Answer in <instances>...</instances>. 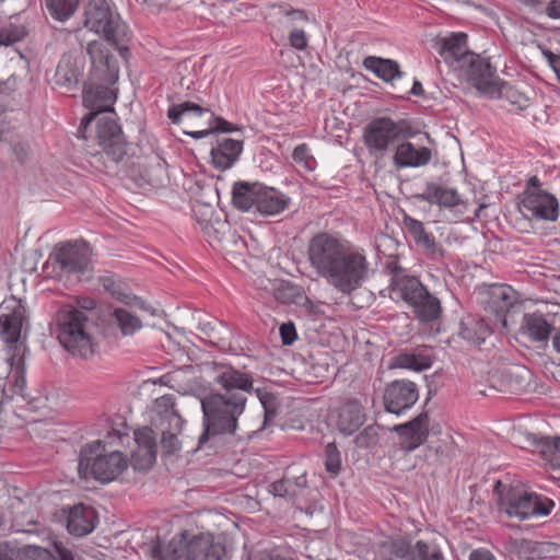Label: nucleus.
Here are the masks:
<instances>
[{
    "mask_svg": "<svg viewBox=\"0 0 560 560\" xmlns=\"http://www.w3.org/2000/svg\"><path fill=\"white\" fill-rule=\"evenodd\" d=\"M416 245L432 257H443L444 255L443 247L436 243L434 235L430 232L424 233L421 238L416 242Z\"/></svg>",
    "mask_w": 560,
    "mask_h": 560,
    "instance_id": "53",
    "label": "nucleus"
},
{
    "mask_svg": "<svg viewBox=\"0 0 560 560\" xmlns=\"http://www.w3.org/2000/svg\"><path fill=\"white\" fill-rule=\"evenodd\" d=\"M438 45V52L445 62H457L459 66H464L467 55L471 54L467 49V35L465 33H451L448 36L441 38Z\"/></svg>",
    "mask_w": 560,
    "mask_h": 560,
    "instance_id": "26",
    "label": "nucleus"
},
{
    "mask_svg": "<svg viewBox=\"0 0 560 560\" xmlns=\"http://www.w3.org/2000/svg\"><path fill=\"white\" fill-rule=\"evenodd\" d=\"M119 79V67L116 59H106L96 65H92V69L86 82H94L102 85H114Z\"/></svg>",
    "mask_w": 560,
    "mask_h": 560,
    "instance_id": "36",
    "label": "nucleus"
},
{
    "mask_svg": "<svg viewBox=\"0 0 560 560\" xmlns=\"http://www.w3.org/2000/svg\"><path fill=\"white\" fill-rule=\"evenodd\" d=\"M417 130L408 119L394 120L383 116L372 119L364 128L363 140L372 154L384 153L398 145L401 140H410Z\"/></svg>",
    "mask_w": 560,
    "mask_h": 560,
    "instance_id": "7",
    "label": "nucleus"
},
{
    "mask_svg": "<svg viewBox=\"0 0 560 560\" xmlns=\"http://www.w3.org/2000/svg\"><path fill=\"white\" fill-rule=\"evenodd\" d=\"M492 332L491 325L485 318L468 316L462 320L459 335L472 345H481Z\"/></svg>",
    "mask_w": 560,
    "mask_h": 560,
    "instance_id": "33",
    "label": "nucleus"
},
{
    "mask_svg": "<svg viewBox=\"0 0 560 560\" xmlns=\"http://www.w3.org/2000/svg\"><path fill=\"white\" fill-rule=\"evenodd\" d=\"M292 159L296 165L307 172L314 171L317 166V162L306 143H301L294 148Z\"/></svg>",
    "mask_w": 560,
    "mask_h": 560,
    "instance_id": "49",
    "label": "nucleus"
},
{
    "mask_svg": "<svg viewBox=\"0 0 560 560\" xmlns=\"http://www.w3.org/2000/svg\"><path fill=\"white\" fill-rule=\"evenodd\" d=\"M57 339L73 355L88 358L93 353V323L85 312L67 306L57 316Z\"/></svg>",
    "mask_w": 560,
    "mask_h": 560,
    "instance_id": "5",
    "label": "nucleus"
},
{
    "mask_svg": "<svg viewBox=\"0 0 560 560\" xmlns=\"http://www.w3.org/2000/svg\"><path fill=\"white\" fill-rule=\"evenodd\" d=\"M385 271L389 276V296L395 302H404L408 306L425 288L418 277L409 273L397 260L386 262Z\"/></svg>",
    "mask_w": 560,
    "mask_h": 560,
    "instance_id": "11",
    "label": "nucleus"
},
{
    "mask_svg": "<svg viewBox=\"0 0 560 560\" xmlns=\"http://www.w3.org/2000/svg\"><path fill=\"white\" fill-rule=\"evenodd\" d=\"M214 382L223 389L222 395L242 393V397L247 398L254 390L253 376L233 366H223L218 371Z\"/></svg>",
    "mask_w": 560,
    "mask_h": 560,
    "instance_id": "20",
    "label": "nucleus"
},
{
    "mask_svg": "<svg viewBox=\"0 0 560 560\" xmlns=\"http://www.w3.org/2000/svg\"><path fill=\"white\" fill-rule=\"evenodd\" d=\"M305 486L306 476L304 472L299 476H290L289 471H287L281 479L273 481L269 486V492L275 497L293 499L300 494Z\"/></svg>",
    "mask_w": 560,
    "mask_h": 560,
    "instance_id": "35",
    "label": "nucleus"
},
{
    "mask_svg": "<svg viewBox=\"0 0 560 560\" xmlns=\"http://www.w3.org/2000/svg\"><path fill=\"white\" fill-rule=\"evenodd\" d=\"M253 392H255L257 398L259 399L264 408L265 424H267L268 422L272 421L277 416V398L272 393L266 389L254 388Z\"/></svg>",
    "mask_w": 560,
    "mask_h": 560,
    "instance_id": "50",
    "label": "nucleus"
},
{
    "mask_svg": "<svg viewBox=\"0 0 560 560\" xmlns=\"http://www.w3.org/2000/svg\"><path fill=\"white\" fill-rule=\"evenodd\" d=\"M290 203V198L275 187L262 184L256 213L272 217L283 212Z\"/></svg>",
    "mask_w": 560,
    "mask_h": 560,
    "instance_id": "29",
    "label": "nucleus"
},
{
    "mask_svg": "<svg viewBox=\"0 0 560 560\" xmlns=\"http://www.w3.org/2000/svg\"><path fill=\"white\" fill-rule=\"evenodd\" d=\"M408 307L411 310L415 318L424 325L433 324L440 319L443 313L442 302L435 293H432L425 287Z\"/></svg>",
    "mask_w": 560,
    "mask_h": 560,
    "instance_id": "24",
    "label": "nucleus"
},
{
    "mask_svg": "<svg viewBox=\"0 0 560 560\" xmlns=\"http://www.w3.org/2000/svg\"><path fill=\"white\" fill-rule=\"evenodd\" d=\"M289 42L290 45L296 50H304L308 45L307 36L301 28H293L290 32Z\"/></svg>",
    "mask_w": 560,
    "mask_h": 560,
    "instance_id": "58",
    "label": "nucleus"
},
{
    "mask_svg": "<svg viewBox=\"0 0 560 560\" xmlns=\"http://www.w3.org/2000/svg\"><path fill=\"white\" fill-rule=\"evenodd\" d=\"M243 150V140L220 137L210 151L211 165L219 171L230 170L238 161Z\"/></svg>",
    "mask_w": 560,
    "mask_h": 560,
    "instance_id": "22",
    "label": "nucleus"
},
{
    "mask_svg": "<svg viewBox=\"0 0 560 560\" xmlns=\"http://www.w3.org/2000/svg\"><path fill=\"white\" fill-rule=\"evenodd\" d=\"M342 466L341 454L335 442H330L325 446V469L335 477L337 476Z\"/></svg>",
    "mask_w": 560,
    "mask_h": 560,
    "instance_id": "48",
    "label": "nucleus"
},
{
    "mask_svg": "<svg viewBox=\"0 0 560 560\" xmlns=\"http://www.w3.org/2000/svg\"><path fill=\"white\" fill-rule=\"evenodd\" d=\"M92 249L86 242H65L55 247L50 255L61 275L82 280L90 271Z\"/></svg>",
    "mask_w": 560,
    "mask_h": 560,
    "instance_id": "9",
    "label": "nucleus"
},
{
    "mask_svg": "<svg viewBox=\"0 0 560 560\" xmlns=\"http://www.w3.org/2000/svg\"><path fill=\"white\" fill-rule=\"evenodd\" d=\"M61 513L68 533L75 537H84L92 533L98 521L95 510L83 503L63 506Z\"/></svg>",
    "mask_w": 560,
    "mask_h": 560,
    "instance_id": "17",
    "label": "nucleus"
},
{
    "mask_svg": "<svg viewBox=\"0 0 560 560\" xmlns=\"http://www.w3.org/2000/svg\"><path fill=\"white\" fill-rule=\"evenodd\" d=\"M406 560H445L441 549L430 542L418 540L410 546L405 556Z\"/></svg>",
    "mask_w": 560,
    "mask_h": 560,
    "instance_id": "40",
    "label": "nucleus"
},
{
    "mask_svg": "<svg viewBox=\"0 0 560 560\" xmlns=\"http://www.w3.org/2000/svg\"><path fill=\"white\" fill-rule=\"evenodd\" d=\"M394 368L422 371L431 368L432 360L423 353H399L394 358Z\"/></svg>",
    "mask_w": 560,
    "mask_h": 560,
    "instance_id": "43",
    "label": "nucleus"
},
{
    "mask_svg": "<svg viewBox=\"0 0 560 560\" xmlns=\"http://www.w3.org/2000/svg\"><path fill=\"white\" fill-rule=\"evenodd\" d=\"M468 81L482 94L493 97L498 92L495 70L488 58L471 52L466 57V63L460 66Z\"/></svg>",
    "mask_w": 560,
    "mask_h": 560,
    "instance_id": "15",
    "label": "nucleus"
},
{
    "mask_svg": "<svg viewBox=\"0 0 560 560\" xmlns=\"http://www.w3.org/2000/svg\"><path fill=\"white\" fill-rule=\"evenodd\" d=\"M479 299L483 310L506 327V314L516 302V291L509 284L494 283L482 289Z\"/></svg>",
    "mask_w": 560,
    "mask_h": 560,
    "instance_id": "13",
    "label": "nucleus"
},
{
    "mask_svg": "<svg viewBox=\"0 0 560 560\" xmlns=\"http://www.w3.org/2000/svg\"><path fill=\"white\" fill-rule=\"evenodd\" d=\"M128 438L126 429L112 428L104 439L84 444L79 454L80 477L84 479L92 477L102 483L115 480L128 467V460L120 451L106 452V447L124 444Z\"/></svg>",
    "mask_w": 560,
    "mask_h": 560,
    "instance_id": "3",
    "label": "nucleus"
},
{
    "mask_svg": "<svg viewBox=\"0 0 560 560\" xmlns=\"http://www.w3.org/2000/svg\"><path fill=\"white\" fill-rule=\"evenodd\" d=\"M253 560H293L290 557L283 555L279 548L261 549L258 550Z\"/></svg>",
    "mask_w": 560,
    "mask_h": 560,
    "instance_id": "57",
    "label": "nucleus"
},
{
    "mask_svg": "<svg viewBox=\"0 0 560 560\" xmlns=\"http://www.w3.org/2000/svg\"><path fill=\"white\" fill-rule=\"evenodd\" d=\"M49 15L59 22H66L74 15L80 0H44Z\"/></svg>",
    "mask_w": 560,
    "mask_h": 560,
    "instance_id": "41",
    "label": "nucleus"
},
{
    "mask_svg": "<svg viewBox=\"0 0 560 560\" xmlns=\"http://www.w3.org/2000/svg\"><path fill=\"white\" fill-rule=\"evenodd\" d=\"M307 259L317 277L345 296L361 289L371 275V262L363 247L327 232L310 240Z\"/></svg>",
    "mask_w": 560,
    "mask_h": 560,
    "instance_id": "1",
    "label": "nucleus"
},
{
    "mask_svg": "<svg viewBox=\"0 0 560 560\" xmlns=\"http://www.w3.org/2000/svg\"><path fill=\"white\" fill-rule=\"evenodd\" d=\"M246 402L247 398L242 397V393L222 395L212 390L202 396L200 405L203 431L198 438V448H203L215 436L234 435Z\"/></svg>",
    "mask_w": 560,
    "mask_h": 560,
    "instance_id": "4",
    "label": "nucleus"
},
{
    "mask_svg": "<svg viewBox=\"0 0 560 560\" xmlns=\"http://www.w3.org/2000/svg\"><path fill=\"white\" fill-rule=\"evenodd\" d=\"M137 450L132 453L131 462L135 469L145 470L156 460L158 444L155 433L151 428L144 427L135 431Z\"/></svg>",
    "mask_w": 560,
    "mask_h": 560,
    "instance_id": "21",
    "label": "nucleus"
},
{
    "mask_svg": "<svg viewBox=\"0 0 560 560\" xmlns=\"http://www.w3.org/2000/svg\"><path fill=\"white\" fill-rule=\"evenodd\" d=\"M55 81L59 86L71 90L78 84L79 71L69 60L60 61L55 73Z\"/></svg>",
    "mask_w": 560,
    "mask_h": 560,
    "instance_id": "44",
    "label": "nucleus"
},
{
    "mask_svg": "<svg viewBox=\"0 0 560 560\" xmlns=\"http://www.w3.org/2000/svg\"><path fill=\"white\" fill-rule=\"evenodd\" d=\"M416 245L432 257H443L444 255L443 247L436 243L434 235L430 232L424 233L421 238L416 242Z\"/></svg>",
    "mask_w": 560,
    "mask_h": 560,
    "instance_id": "54",
    "label": "nucleus"
},
{
    "mask_svg": "<svg viewBox=\"0 0 560 560\" xmlns=\"http://www.w3.org/2000/svg\"><path fill=\"white\" fill-rule=\"evenodd\" d=\"M86 52L91 58L92 65H96L97 62H102V60L106 59H115L114 56L104 51V46L98 40L90 42L86 46Z\"/></svg>",
    "mask_w": 560,
    "mask_h": 560,
    "instance_id": "56",
    "label": "nucleus"
},
{
    "mask_svg": "<svg viewBox=\"0 0 560 560\" xmlns=\"http://www.w3.org/2000/svg\"><path fill=\"white\" fill-rule=\"evenodd\" d=\"M279 330L284 346H291L298 338L296 328L292 322L283 323Z\"/></svg>",
    "mask_w": 560,
    "mask_h": 560,
    "instance_id": "60",
    "label": "nucleus"
},
{
    "mask_svg": "<svg viewBox=\"0 0 560 560\" xmlns=\"http://www.w3.org/2000/svg\"><path fill=\"white\" fill-rule=\"evenodd\" d=\"M240 128L222 117H215L213 113H210L208 118V127L202 130L196 131H184L185 135L189 136L195 140L203 139L214 131L219 132H234L238 131Z\"/></svg>",
    "mask_w": 560,
    "mask_h": 560,
    "instance_id": "42",
    "label": "nucleus"
},
{
    "mask_svg": "<svg viewBox=\"0 0 560 560\" xmlns=\"http://www.w3.org/2000/svg\"><path fill=\"white\" fill-rule=\"evenodd\" d=\"M110 318L122 336H131L142 327L140 318L122 307L114 308Z\"/></svg>",
    "mask_w": 560,
    "mask_h": 560,
    "instance_id": "38",
    "label": "nucleus"
},
{
    "mask_svg": "<svg viewBox=\"0 0 560 560\" xmlns=\"http://www.w3.org/2000/svg\"><path fill=\"white\" fill-rule=\"evenodd\" d=\"M432 160V150L425 145H417L409 140H401L393 154V164L397 170L419 168Z\"/></svg>",
    "mask_w": 560,
    "mask_h": 560,
    "instance_id": "19",
    "label": "nucleus"
},
{
    "mask_svg": "<svg viewBox=\"0 0 560 560\" xmlns=\"http://www.w3.org/2000/svg\"><path fill=\"white\" fill-rule=\"evenodd\" d=\"M11 375L8 390L11 393L9 398L14 395L24 396L26 390V368L23 358H13L11 360Z\"/></svg>",
    "mask_w": 560,
    "mask_h": 560,
    "instance_id": "39",
    "label": "nucleus"
},
{
    "mask_svg": "<svg viewBox=\"0 0 560 560\" xmlns=\"http://www.w3.org/2000/svg\"><path fill=\"white\" fill-rule=\"evenodd\" d=\"M495 490L500 494V510L521 521L548 516L555 508V502L546 495L512 487L505 490L500 480Z\"/></svg>",
    "mask_w": 560,
    "mask_h": 560,
    "instance_id": "6",
    "label": "nucleus"
},
{
    "mask_svg": "<svg viewBox=\"0 0 560 560\" xmlns=\"http://www.w3.org/2000/svg\"><path fill=\"white\" fill-rule=\"evenodd\" d=\"M365 421V408L357 398L348 399L338 409L336 425L338 431L346 436L355 433Z\"/></svg>",
    "mask_w": 560,
    "mask_h": 560,
    "instance_id": "23",
    "label": "nucleus"
},
{
    "mask_svg": "<svg viewBox=\"0 0 560 560\" xmlns=\"http://www.w3.org/2000/svg\"><path fill=\"white\" fill-rule=\"evenodd\" d=\"M155 412L162 430L161 446L168 454H175L182 447L178 434L182 432L185 420L175 408L173 395H163L155 400Z\"/></svg>",
    "mask_w": 560,
    "mask_h": 560,
    "instance_id": "10",
    "label": "nucleus"
},
{
    "mask_svg": "<svg viewBox=\"0 0 560 560\" xmlns=\"http://www.w3.org/2000/svg\"><path fill=\"white\" fill-rule=\"evenodd\" d=\"M402 223L405 230L408 232L415 243L419 241L424 233L428 232L421 221L408 214H405Z\"/></svg>",
    "mask_w": 560,
    "mask_h": 560,
    "instance_id": "55",
    "label": "nucleus"
},
{
    "mask_svg": "<svg viewBox=\"0 0 560 560\" xmlns=\"http://www.w3.org/2000/svg\"><path fill=\"white\" fill-rule=\"evenodd\" d=\"M112 86L94 82L84 83L83 104L91 112L83 117L78 136L88 142L89 148H97L93 152L94 155L105 154L110 162L117 164L127 152V141L121 127L109 117L96 119L100 113L114 112L117 94Z\"/></svg>",
    "mask_w": 560,
    "mask_h": 560,
    "instance_id": "2",
    "label": "nucleus"
},
{
    "mask_svg": "<svg viewBox=\"0 0 560 560\" xmlns=\"http://www.w3.org/2000/svg\"><path fill=\"white\" fill-rule=\"evenodd\" d=\"M537 447L544 459L548 462L552 468H560V438H542L538 442Z\"/></svg>",
    "mask_w": 560,
    "mask_h": 560,
    "instance_id": "45",
    "label": "nucleus"
},
{
    "mask_svg": "<svg viewBox=\"0 0 560 560\" xmlns=\"http://www.w3.org/2000/svg\"><path fill=\"white\" fill-rule=\"evenodd\" d=\"M546 14L553 20L560 19V0H550L546 7Z\"/></svg>",
    "mask_w": 560,
    "mask_h": 560,
    "instance_id": "64",
    "label": "nucleus"
},
{
    "mask_svg": "<svg viewBox=\"0 0 560 560\" xmlns=\"http://www.w3.org/2000/svg\"><path fill=\"white\" fill-rule=\"evenodd\" d=\"M493 97L505 98L510 104L521 110L527 108L529 105L528 97L508 83L498 84V92Z\"/></svg>",
    "mask_w": 560,
    "mask_h": 560,
    "instance_id": "46",
    "label": "nucleus"
},
{
    "mask_svg": "<svg viewBox=\"0 0 560 560\" xmlns=\"http://www.w3.org/2000/svg\"><path fill=\"white\" fill-rule=\"evenodd\" d=\"M184 538L185 534L182 533L170 541H163L159 537L152 539L147 549L149 560H185Z\"/></svg>",
    "mask_w": 560,
    "mask_h": 560,
    "instance_id": "27",
    "label": "nucleus"
},
{
    "mask_svg": "<svg viewBox=\"0 0 560 560\" xmlns=\"http://www.w3.org/2000/svg\"><path fill=\"white\" fill-rule=\"evenodd\" d=\"M376 442V433L373 427H366L360 434L354 439V443L358 447H370Z\"/></svg>",
    "mask_w": 560,
    "mask_h": 560,
    "instance_id": "59",
    "label": "nucleus"
},
{
    "mask_svg": "<svg viewBox=\"0 0 560 560\" xmlns=\"http://www.w3.org/2000/svg\"><path fill=\"white\" fill-rule=\"evenodd\" d=\"M394 431L401 439V446L407 452L415 451L423 445L429 436L428 412H420L417 417L405 423L396 424Z\"/></svg>",
    "mask_w": 560,
    "mask_h": 560,
    "instance_id": "18",
    "label": "nucleus"
},
{
    "mask_svg": "<svg viewBox=\"0 0 560 560\" xmlns=\"http://www.w3.org/2000/svg\"><path fill=\"white\" fill-rule=\"evenodd\" d=\"M551 324L542 313L524 314L521 331L533 341H546L551 332Z\"/></svg>",
    "mask_w": 560,
    "mask_h": 560,
    "instance_id": "32",
    "label": "nucleus"
},
{
    "mask_svg": "<svg viewBox=\"0 0 560 560\" xmlns=\"http://www.w3.org/2000/svg\"><path fill=\"white\" fill-rule=\"evenodd\" d=\"M420 201L438 205L439 207L453 209L460 205L462 200L457 189L442 186L436 183H428L424 190L417 195Z\"/></svg>",
    "mask_w": 560,
    "mask_h": 560,
    "instance_id": "28",
    "label": "nucleus"
},
{
    "mask_svg": "<svg viewBox=\"0 0 560 560\" xmlns=\"http://www.w3.org/2000/svg\"><path fill=\"white\" fill-rule=\"evenodd\" d=\"M25 36L23 27L9 24L0 27V46H11L21 42Z\"/></svg>",
    "mask_w": 560,
    "mask_h": 560,
    "instance_id": "52",
    "label": "nucleus"
},
{
    "mask_svg": "<svg viewBox=\"0 0 560 560\" xmlns=\"http://www.w3.org/2000/svg\"><path fill=\"white\" fill-rule=\"evenodd\" d=\"M363 67L385 82H393L404 77L399 63L393 59L368 56L363 59Z\"/></svg>",
    "mask_w": 560,
    "mask_h": 560,
    "instance_id": "30",
    "label": "nucleus"
},
{
    "mask_svg": "<svg viewBox=\"0 0 560 560\" xmlns=\"http://www.w3.org/2000/svg\"><path fill=\"white\" fill-rule=\"evenodd\" d=\"M419 399V387L409 380H395L386 384L383 392L384 409L401 416L411 409Z\"/></svg>",
    "mask_w": 560,
    "mask_h": 560,
    "instance_id": "14",
    "label": "nucleus"
},
{
    "mask_svg": "<svg viewBox=\"0 0 560 560\" xmlns=\"http://www.w3.org/2000/svg\"><path fill=\"white\" fill-rule=\"evenodd\" d=\"M52 550L55 556L46 549L36 548L34 560H74L73 552L62 541H54Z\"/></svg>",
    "mask_w": 560,
    "mask_h": 560,
    "instance_id": "47",
    "label": "nucleus"
},
{
    "mask_svg": "<svg viewBox=\"0 0 560 560\" xmlns=\"http://www.w3.org/2000/svg\"><path fill=\"white\" fill-rule=\"evenodd\" d=\"M212 113L210 109L187 101L179 104H173L167 109V118L174 125H180L185 117L200 118Z\"/></svg>",
    "mask_w": 560,
    "mask_h": 560,
    "instance_id": "37",
    "label": "nucleus"
},
{
    "mask_svg": "<svg viewBox=\"0 0 560 560\" xmlns=\"http://www.w3.org/2000/svg\"><path fill=\"white\" fill-rule=\"evenodd\" d=\"M183 534H185V560H223L226 552L225 546L215 540L213 535L201 533L188 538L187 532Z\"/></svg>",
    "mask_w": 560,
    "mask_h": 560,
    "instance_id": "16",
    "label": "nucleus"
},
{
    "mask_svg": "<svg viewBox=\"0 0 560 560\" xmlns=\"http://www.w3.org/2000/svg\"><path fill=\"white\" fill-rule=\"evenodd\" d=\"M101 284L104 291L107 292L117 302L132 307L144 308V302L140 298L131 294V292L126 289L124 283L117 280L115 277H103L101 279Z\"/></svg>",
    "mask_w": 560,
    "mask_h": 560,
    "instance_id": "34",
    "label": "nucleus"
},
{
    "mask_svg": "<svg viewBox=\"0 0 560 560\" xmlns=\"http://www.w3.org/2000/svg\"><path fill=\"white\" fill-rule=\"evenodd\" d=\"M77 304L80 307L79 310H81L83 312L84 311H93L97 306L96 300L93 298H90V296L78 298Z\"/></svg>",
    "mask_w": 560,
    "mask_h": 560,
    "instance_id": "63",
    "label": "nucleus"
},
{
    "mask_svg": "<svg viewBox=\"0 0 560 560\" xmlns=\"http://www.w3.org/2000/svg\"><path fill=\"white\" fill-rule=\"evenodd\" d=\"M529 371L522 365H516L508 369L504 372V376L510 380V392L521 390L527 380Z\"/></svg>",
    "mask_w": 560,
    "mask_h": 560,
    "instance_id": "51",
    "label": "nucleus"
},
{
    "mask_svg": "<svg viewBox=\"0 0 560 560\" xmlns=\"http://www.w3.org/2000/svg\"><path fill=\"white\" fill-rule=\"evenodd\" d=\"M84 16V26L91 32L102 34L113 45H118L126 35L125 23L110 10L106 0H90Z\"/></svg>",
    "mask_w": 560,
    "mask_h": 560,
    "instance_id": "8",
    "label": "nucleus"
},
{
    "mask_svg": "<svg viewBox=\"0 0 560 560\" xmlns=\"http://www.w3.org/2000/svg\"><path fill=\"white\" fill-rule=\"evenodd\" d=\"M468 560H497V557L488 548L479 547L470 551Z\"/></svg>",
    "mask_w": 560,
    "mask_h": 560,
    "instance_id": "61",
    "label": "nucleus"
},
{
    "mask_svg": "<svg viewBox=\"0 0 560 560\" xmlns=\"http://www.w3.org/2000/svg\"><path fill=\"white\" fill-rule=\"evenodd\" d=\"M520 210L525 217L555 222L559 218V202L556 196L544 189L525 188Z\"/></svg>",
    "mask_w": 560,
    "mask_h": 560,
    "instance_id": "12",
    "label": "nucleus"
},
{
    "mask_svg": "<svg viewBox=\"0 0 560 560\" xmlns=\"http://www.w3.org/2000/svg\"><path fill=\"white\" fill-rule=\"evenodd\" d=\"M262 183L237 180L232 186V205L242 212L256 213Z\"/></svg>",
    "mask_w": 560,
    "mask_h": 560,
    "instance_id": "25",
    "label": "nucleus"
},
{
    "mask_svg": "<svg viewBox=\"0 0 560 560\" xmlns=\"http://www.w3.org/2000/svg\"><path fill=\"white\" fill-rule=\"evenodd\" d=\"M24 317L23 305H16L10 313L0 315V337L5 343L19 341Z\"/></svg>",
    "mask_w": 560,
    "mask_h": 560,
    "instance_id": "31",
    "label": "nucleus"
},
{
    "mask_svg": "<svg viewBox=\"0 0 560 560\" xmlns=\"http://www.w3.org/2000/svg\"><path fill=\"white\" fill-rule=\"evenodd\" d=\"M542 55L560 81V55L551 50H544Z\"/></svg>",
    "mask_w": 560,
    "mask_h": 560,
    "instance_id": "62",
    "label": "nucleus"
}]
</instances>
